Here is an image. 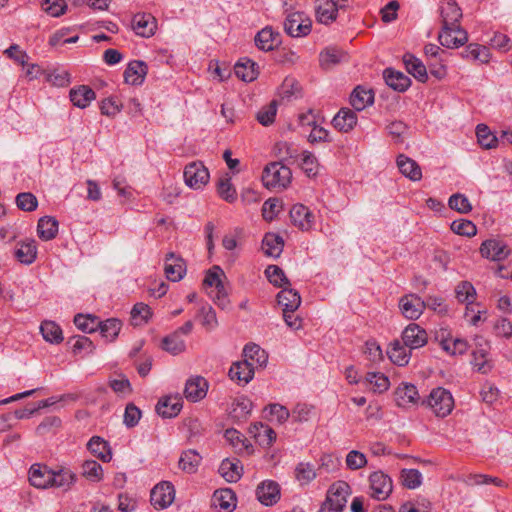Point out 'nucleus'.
<instances>
[{
    "mask_svg": "<svg viewBox=\"0 0 512 512\" xmlns=\"http://www.w3.org/2000/svg\"><path fill=\"white\" fill-rule=\"evenodd\" d=\"M351 494V487L345 481L333 483L326 495V500L320 507L319 512H341L347 503V498Z\"/></svg>",
    "mask_w": 512,
    "mask_h": 512,
    "instance_id": "f257e3e1",
    "label": "nucleus"
},
{
    "mask_svg": "<svg viewBox=\"0 0 512 512\" xmlns=\"http://www.w3.org/2000/svg\"><path fill=\"white\" fill-rule=\"evenodd\" d=\"M292 173L289 167L281 162H272L268 164L262 173V182L265 187L286 188L290 183Z\"/></svg>",
    "mask_w": 512,
    "mask_h": 512,
    "instance_id": "f03ea898",
    "label": "nucleus"
},
{
    "mask_svg": "<svg viewBox=\"0 0 512 512\" xmlns=\"http://www.w3.org/2000/svg\"><path fill=\"white\" fill-rule=\"evenodd\" d=\"M426 403L438 417H445L450 414L454 406L451 393L442 387L433 389Z\"/></svg>",
    "mask_w": 512,
    "mask_h": 512,
    "instance_id": "7ed1b4c3",
    "label": "nucleus"
},
{
    "mask_svg": "<svg viewBox=\"0 0 512 512\" xmlns=\"http://www.w3.org/2000/svg\"><path fill=\"white\" fill-rule=\"evenodd\" d=\"M312 22L303 12H293L284 21V30L291 37H304L311 32Z\"/></svg>",
    "mask_w": 512,
    "mask_h": 512,
    "instance_id": "20e7f679",
    "label": "nucleus"
},
{
    "mask_svg": "<svg viewBox=\"0 0 512 512\" xmlns=\"http://www.w3.org/2000/svg\"><path fill=\"white\" fill-rule=\"evenodd\" d=\"M370 496L382 501L389 497L393 490L392 479L382 471H376L369 476Z\"/></svg>",
    "mask_w": 512,
    "mask_h": 512,
    "instance_id": "39448f33",
    "label": "nucleus"
},
{
    "mask_svg": "<svg viewBox=\"0 0 512 512\" xmlns=\"http://www.w3.org/2000/svg\"><path fill=\"white\" fill-rule=\"evenodd\" d=\"M183 176L186 185L193 189H200L209 181L208 169L201 161H193L187 164Z\"/></svg>",
    "mask_w": 512,
    "mask_h": 512,
    "instance_id": "423d86ee",
    "label": "nucleus"
},
{
    "mask_svg": "<svg viewBox=\"0 0 512 512\" xmlns=\"http://www.w3.org/2000/svg\"><path fill=\"white\" fill-rule=\"evenodd\" d=\"M474 342L475 349L473 350L472 353V364L478 372L483 374L488 373L492 368V365L487 358L490 350V345L488 341L482 336H476Z\"/></svg>",
    "mask_w": 512,
    "mask_h": 512,
    "instance_id": "0eeeda50",
    "label": "nucleus"
},
{
    "mask_svg": "<svg viewBox=\"0 0 512 512\" xmlns=\"http://www.w3.org/2000/svg\"><path fill=\"white\" fill-rule=\"evenodd\" d=\"M174 497V486L170 482L164 481L151 490L150 501L155 508L165 509L172 504Z\"/></svg>",
    "mask_w": 512,
    "mask_h": 512,
    "instance_id": "6e6552de",
    "label": "nucleus"
},
{
    "mask_svg": "<svg viewBox=\"0 0 512 512\" xmlns=\"http://www.w3.org/2000/svg\"><path fill=\"white\" fill-rule=\"evenodd\" d=\"M438 40L442 46L453 49L463 46L468 41V35L461 27L442 26Z\"/></svg>",
    "mask_w": 512,
    "mask_h": 512,
    "instance_id": "1a4fd4ad",
    "label": "nucleus"
},
{
    "mask_svg": "<svg viewBox=\"0 0 512 512\" xmlns=\"http://www.w3.org/2000/svg\"><path fill=\"white\" fill-rule=\"evenodd\" d=\"M402 341L408 349H418L426 345L428 335L418 324L411 323L402 332Z\"/></svg>",
    "mask_w": 512,
    "mask_h": 512,
    "instance_id": "9d476101",
    "label": "nucleus"
},
{
    "mask_svg": "<svg viewBox=\"0 0 512 512\" xmlns=\"http://www.w3.org/2000/svg\"><path fill=\"white\" fill-rule=\"evenodd\" d=\"M132 29L138 36L149 38L155 34L157 20L150 13H137L132 18Z\"/></svg>",
    "mask_w": 512,
    "mask_h": 512,
    "instance_id": "9b49d317",
    "label": "nucleus"
},
{
    "mask_svg": "<svg viewBox=\"0 0 512 512\" xmlns=\"http://www.w3.org/2000/svg\"><path fill=\"white\" fill-rule=\"evenodd\" d=\"M480 253L492 261H502L509 256L510 250L501 240L487 239L481 244Z\"/></svg>",
    "mask_w": 512,
    "mask_h": 512,
    "instance_id": "f8f14e48",
    "label": "nucleus"
},
{
    "mask_svg": "<svg viewBox=\"0 0 512 512\" xmlns=\"http://www.w3.org/2000/svg\"><path fill=\"white\" fill-rule=\"evenodd\" d=\"M399 307L402 314L407 319H418L423 313L426 304L419 296L409 294L403 296L399 301Z\"/></svg>",
    "mask_w": 512,
    "mask_h": 512,
    "instance_id": "ddd939ff",
    "label": "nucleus"
},
{
    "mask_svg": "<svg viewBox=\"0 0 512 512\" xmlns=\"http://www.w3.org/2000/svg\"><path fill=\"white\" fill-rule=\"evenodd\" d=\"M257 499L265 506H272L280 499V486L272 480L261 482L256 488Z\"/></svg>",
    "mask_w": 512,
    "mask_h": 512,
    "instance_id": "4468645a",
    "label": "nucleus"
},
{
    "mask_svg": "<svg viewBox=\"0 0 512 512\" xmlns=\"http://www.w3.org/2000/svg\"><path fill=\"white\" fill-rule=\"evenodd\" d=\"M208 382L201 376H195L187 380L184 395L192 402H198L202 400L208 391Z\"/></svg>",
    "mask_w": 512,
    "mask_h": 512,
    "instance_id": "2eb2a0df",
    "label": "nucleus"
},
{
    "mask_svg": "<svg viewBox=\"0 0 512 512\" xmlns=\"http://www.w3.org/2000/svg\"><path fill=\"white\" fill-rule=\"evenodd\" d=\"M292 223L302 231H308L314 223V215L308 207L302 204H295L290 209Z\"/></svg>",
    "mask_w": 512,
    "mask_h": 512,
    "instance_id": "dca6fc26",
    "label": "nucleus"
},
{
    "mask_svg": "<svg viewBox=\"0 0 512 512\" xmlns=\"http://www.w3.org/2000/svg\"><path fill=\"white\" fill-rule=\"evenodd\" d=\"M148 72L147 64L142 60H133L128 65L124 71V80L125 83L130 85H141Z\"/></svg>",
    "mask_w": 512,
    "mask_h": 512,
    "instance_id": "f3484780",
    "label": "nucleus"
},
{
    "mask_svg": "<svg viewBox=\"0 0 512 512\" xmlns=\"http://www.w3.org/2000/svg\"><path fill=\"white\" fill-rule=\"evenodd\" d=\"M440 15L443 26L460 27L459 21L462 18V11L455 1H443L440 5Z\"/></svg>",
    "mask_w": 512,
    "mask_h": 512,
    "instance_id": "a211bd4d",
    "label": "nucleus"
},
{
    "mask_svg": "<svg viewBox=\"0 0 512 512\" xmlns=\"http://www.w3.org/2000/svg\"><path fill=\"white\" fill-rule=\"evenodd\" d=\"M212 506L221 512H232L236 507V495L230 488L216 490L212 496Z\"/></svg>",
    "mask_w": 512,
    "mask_h": 512,
    "instance_id": "6ab92c4d",
    "label": "nucleus"
},
{
    "mask_svg": "<svg viewBox=\"0 0 512 512\" xmlns=\"http://www.w3.org/2000/svg\"><path fill=\"white\" fill-rule=\"evenodd\" d=\"M254 376V364L248 360L235 362L229 369V377L243 385L249 383Z\"/></svg>",
    "mask_w": 512,
    "mask_h": 512,
    "instance_id": "aec40b11",
    "label": "nucleus"
},
{
    "mask_svg": "<svg viewBox=\"0 0 512 512\" xmlns=\"http://www.w3.org/2000/svg\"><path fill=\"white\" fill-rule=\"evenodd\" d=\"M164 271L168 280L177 282L183 278L186 269L183 260L169 252L165 258Z\"/></svg>",
    "mask_w": 512,
    "mask_h": 512,
    "instance_id": "412c9836",
    "label": "nucleus"
},
{
    "mask_svg": "<svg viewBox=\"0 0 512 512\" xmlns=\"http://www.w3.org/2000/svg\"><path fill=\"white\" fill-rule=\"evenodd\" d=\"M53 471L47 466L33 464L29 470V481L36 488L45 489L51 485Z\"/></svg>",
    "mask_w": 512,
    "mask_h": 512,
    "instance_id": "4be33fe9",
    "label": "nucleus"
},
{
    "mask_svg": "<svg viewBox=\"0 0 512 512\" xmlns=\"http://www.w3.org/2000/svg\"><path fill=\"white\" fill-rule=\"evenodd\" d=\"M357 115L349 108H341L332 120V125L340 132L347 133L357 124Z\"/></svg>",
    "mask_w": 512,
    "mask_h": 512,
    "instance_id": "5701e85b",
    "label": "nucleus"
},
{
    "mask_svg": "<svg viewBox=\"0 0 512 512\" xmlns=\"http://www.w3.org/2000/svg\"><path fill=\"white\" fill-rule=\"evenodd\" d=\"M280 42V34L271 27L263 28L255 36V44L262 51H272Z\"/></svg>",
    "mask_w": 512,
    "mask_h": 512,
    "instance_id": "b1692460",
    "label": "nucleus"
},
{
    "mask_svg": "<svg viewBox=\"0 0 512 512\" xmlns=\"http://www.w3.org/2000/svg\"><path fill=\"white\" fill-rule=\"evenodd\" d=\"M277 302L283 307V313L295 312L301 304V296L298 291L288 286L277 294Z\"/></svg>",
    "mask_w": 512,
    "mask_h": 512,
    "instance_id": "393cba45",
    "label": "nucleus"
},
{
    "mask_svg": "<svg viewBox=\"0 0 512 512\" xmlns=\"http://www.w3.org/2000/svg\"><path fill=\"white\" fill-rule=\"evenodd\" d=\"M386 84L393 90L405 92L411 85V79L402 72L387 68L383 72Z\"/></svg>",
    "mask_w": 512,
    "mask_h": 512,
    "instance_id": "a878e982",
    "label": "nucleus"
},
{
    "mask_svg": "<svg viewBox=\"0 0 512 512\" xmlns=\"http://www.w3.org/2000/svg\"><path fill=\"white\" fill-rule=\"evenodd\" d=\"M181 408V398L177 396H167L158 401L156 405V412L163 418H172L179 414Z\"/></svg>",
    "mask_w": 512,
    "mask_h": 512,
    "instance_id": "bb28decb",
    "label": "nucleus"
},
{
    "mask_svg": "<svg viewBox=\"0 0 512 512\" xmlns=\"http://www.w3.org/2000/svg\"><path fill=\"white\" fill-rule=\"evenodd\" d=\"M395 402L399 407H407L411 404H416L419 399V394L416 386L412 384H401L394 393Z\"/></svg>",
    "mask_w": 512,
    "mask_h": 512,
    "instance_id": "cd10ccee",
    "label": "nucleus"
},
{
    "mask_svg": "<svg viewBox=\"0 0 512 512\" xmlns=\"http://www.w3.org/2000/svg\"><path fill=\"white\" fill-rule=\"evenodd\" d=\"M338 13V4L334 0L316 1V18L320 23L328 24L334 21Z\"/></svg>",
    "mask_w": 512,
    "mask_h": 512,
    "instance_id": "c85d7f7f",
    "label": "nucleus"
},
{
    "mask_svg": "<svg viewBox=\"0 0 512 512\" xmlns=\"http://www.w3.org/2000/svg\"><path fill=\"white\" fill-rule=\"evenodd\" d=\"M87 449L103 462H110L112 451L109 443L100 436H93L87 443Z\"/></svg>",
    "mask_w": 512,
    "mask_h": 512,
    "instance_id": "c756f323",
    "label": "nucleus"
},
{
    "mask_svg": "<svg viewBox=\"0 0 512 512\" xmlns=\"http://www.w3.org/2000/svg\"><path fill=\"white\" fill-rule=\"evenodd\" d=\"M399 171L412 181H419L422 178V171L418 163L404 154L397 157Z\"/></svg>",
    "mask_w": 512,
    "mask_h": 512,
    "instance_id": "7c9ffc66",
    "label": "nucleus"
},
{
    "mask_svg": "<svg viewBox=\"0 0 512 512\" xmlns=\"http://www.w3.org/2000/svg\"><path fill=\"white\" fill-rule=\"evenodd\" d=\"M403 62L406 70L416 80L425 83L428 79L427 69L420 59L411 53H406L403 56Z\"/></svg>",
    "mask_w": 512,
    "mask_h": 512,
    "instance_id": "2f4dec72",
    "label": "nucleus"
},
{
    "mask_svg": "<svg viewBox=\"0 0 512 512\" xmlns=\"http://www.w3.org/2000/svg\"><path fill=\"white\" fill-rule=\"evenodd\" d=\"M69 96L74 106L83 109L90 105L95 99L96 94L89 86L80 85L77 88L71 89Z\"/></svg>",
    "mask_w": 512,
    "mask_h": 512,
    "instance_id": "473e14b6",
    "label": "nucleus"
},
{
    "mask_svg": "<svg viewBox=\"0 0 512 512\" xmlns=\"http://www.w3.org/2000/svg\"><path fill=\"white\" fill-rule=\"evenodd\" d=\"M374 103V93L370 89L357 86L350 95V104L357 110L362 111Z\"/></svg>",
    "mask_w": 512,
    "mask_h": 512,
    "instance_id": "72a5a7b5",
    "label": "nucleus"
},
{
    "mask_svg": "<svg viewBox=\"0 0 512 512\" xmlns=\"http://www.w3.org/2000/svg\"><path fill=\"white\" fill-rule=\"evenodd\" d=\"M14 256L22 264L29 265L33 263L37 256L35 240H27L18 243L14 251Z\"/></svg>",
    "mask_w": 512,
    "mask_h": 512,
    "instance_id": "f704fd0d",
    "label": "nucleus"
},
{
    "mask_svg": "<svg viewBox=\"0 0 512 512\" xmlns=\"http://www.w3.org/2000/svg\"><path fill=\"white\" fill-rule=\"evenodd\" d=\"M235 74L244 82H251L258 76V65L248 58L240 59L234 67Z\"/></svg>",
    "mask_w": 512,
    "mask_h": 512,
    "instance_id": "c9c22d12",
    "label": "nucleus"
},
{
    "mask_svg": "<svg viewBox=\"0 0 512 512\" xmlns=\"http://www.w3.org/2000/svg\"><path fill=\"white\" fill-rule=\"evenodd\" d=\"M243 467L238 459H224L219 466V473L228 482H236L242 476Z\"/></svg>",
    "mask_w": 512,
    "mask_h": 512,
    "instance_id": "e433bc0d",
    "label": "nucleus"
},
{
    "mask_svg": "<svg viewBox=\"0 0 512 512\" xmlns=\"http://www.w3.org/2000/svg\"><path fill=\"white\" fill-rule=\"evenodd\" d=\"M284 240L275 233H267L262 240V250L265 255L277 258L283 251Z\"/></svg>",
    "mask_w": 512,
    "mask_h": 512,
    "instance_id": "4c0bfd02",
    "label": "nucleus"
},
{
    "mask_svg": "<svg viewBox=\"0 0 512 512\" xmlns=\"http://www.w3.org/2000/svg\"><path fill=\"white\" fill-rule=\"evenodd\" d=\"M58 226V221L54 217H41L37 225V233L39 238L44 241L54 239L58 233Z\"/></svg>",
    "mask_w": 512,
    "mask_h": 512,
    "instance_id": "58836bf2",
    "label": "nucleus"
},
{
    "mask_svg": "<svg viewBox=\"0 0 512 512\" xmlns=\"http://www.w3.org/2000/svg\"><path fill=\"white\" fill-rule=\"evenodd\" d=\"M347 54L337 48H327L319 55V62L322 68L330 69L331 67L345 61Z\"/></svg>",
    "mask_w": 512,
    "mask_h": 512,
    "instance_id": "ea45409f",
    "label": "nucleus"
},
{
    "mask_svg": "<svg viewBox=\"0 0 512 512\" xmlns=\"http://www.w3.org/2000/svg\"><path fill=\"white\" fill-rule=\"evenodd\" d=\"M408 347L400 343V341L396 340L391 344L390 349L388 350V356L390 360L398 365L405 366L408 364L411 357V350H407Z\"/></svg>",
    "mask_w": 512,
    "mask_h": 512,
    "instance_id": "a19ab883",
    "label": "nucleus"
},
{
    "mask_svg": "<svg viewBox=\"0 0 512 512\" xmlns=\"http://www.w3.org/2000/svg\"><path fill=\"white\" fill-rule=\"evenodd\" d=\"M202 457L196 450L189 449L182 452L179 459V467L186 473H195L200 465Z\"/></svg>",
    "mask_w": 512,
    "mask_h": 512,
    "instance_id": "79ce46f5",
    "label": "nucleus"
},
{
    "mask_svg": "<svg viewBox=\"0 0 512 512\" xmlns=\"http://www.w3.org/2000/svg\"><path fill=\"white\" fill-rule=\"evenodd\" d=\"M464 58L479 61L480 63H488L490 60V51L486 46L480 44H469L462 52Z\"/></svg>",
    "mask_w": 512,
    "mask_h": 512,
    "instance_id": "37998d69",
    "label": "nucleus"
},
{
    "mask_svg": "<svg viewBox=\"0 0 512 512\" xmlns=\"http://www.w3.org/2000/svg\"><path fill=\"white\" fill-rule=\"evenodd\" d=\"M162 348L173 355H177L185 350L186 345L184 339L179 335V331H174L163 338Z\"/></svg>",
    "mask_w": 512,
    "mask_h": 512,
    "instance_id": "c03bdc74",
    "label": "nucleus"
},
{
    "mask_svg": "<svg viewBox=\"0 0 512 512\" xmlns=\"http://www.w3.org/2000/svg\"><path fill=\"white\" fill-rule=\"evenodd\" d=\"M43 338L50 343H60L63 340L62 330L53 321H43L40 326Z\"/></svg>",
    "mask_w": 512,
    "mask_h": 512,
    "instance_id": "a18cd8bd",
    "label": "nucleus"
},
{
    "mask_svg": "<svg viewBox=\"0 0 512 512\" xmlns=\"http://www.w3.org/2000/svg\"><path fill=\"white\" fill-rule=\"evenodd\" d=\"M76 475L70 470L61 469L57 472L53 471L51 485L49 487H57L67 490L75 482Z\"/></svg>",
    "mask_w": 512,
    "mask_h": 512,
    "instance_id": "49530a36",
    "label": "nucleus"
},
{
    "mask_svg": "<svg viewBox=\"0 0 512 512\" xmlns=\"http://www.w3.org/2000/svg\"><path fill=\"white\" fill-rule=\"evenodd\" d=\"M122 327V322L116 318H110L105 321H100L98 329L103 337L109 341L115 340Z\"/></svg>",
    "mask_w": 512,
    "mask_h": 512,
    "instance_id": "de8ad7c7",
    "label": "nucleus"
},
{
    "mask_svg": "<svg viewBox=\"0 0 512 512\" xmlns=\"http://www.w3.org/2000/svg\"><path fill=\"white\" fill-rule=\"evenodd\" d=\"M266 277L269 282L276 287H288L290 286V281L286 277L284 271L277 265H269L265 270Z\"/></svg>",
    "mask_w": 512,
    "mask_h": 512,
    "instance_id": "09e8293b",
    "label": "nucleus"
},
{
    "mask_svg": "<svg viewBox=\"0 0 512 512\" xmlns=\"http://www.w3.org/2000/svg\"><path fill=\"white\" fill-rule=\"evenodd\" d=\"M82 475L92 482H100L103 479L102 466L95 460H86L82 464Z\"/></svg>",
    "mask_w": 512,
    "mask_h": 512,
    "instance_id": "8fccbe9b",
    "label": "nucleus"
},
{
    "mask_svg": "<svg viewBox=\"0 0 512 512\" xmlns=\"http://www.w3.org/2000/svg\"><path fill=\"white\" fill-rule=\"evenodd\" d=\"M245 360L256 362L259 366H265L267 363V355L263 349L257 344H247L243 350Z\"/></svg>",
    "mask_w": 512,
    "mask_h": 512,
    "instance_id": "3c124183",
    "label": "nucleus"
},
{
    "mask_svg": "<svg viewBox=\"0 0 512 512\" xmlns=\"http://www.w3.org/2000/svg\"><path fill=\"white\" fill-rule=\"evenodd\" d=\"M74 324L78 329L85 333H92L98 330L100 321L97 317L91 315L77 314L74 317Z\"/></svg>",
    "mask_w": 512,
    "mask_h": 512,
    "instance_id": "603ef678",
    "label": "nucleus"
},
{
    "mask_svg": "<svg viewBox=\"0 0 512 512\" xmlns=\"http://www.w3.org/2000/svg\"><path fill=\"white\" fill-rule=\"evenodd\" d=\"M317 476L314 465L310 463H299L295 468V477L302 484L310 483Z\"/></svg>",
    "mask_w": 512,
    "mask_h": 512,
    "instance_id": "864d4df0",
    "label": "nucleus"
},
{
    "mask_svg": "<svg viewBox=\"0 0 512 512\" xmlns=\"http://www.w3.org/2000/svg\"><path fill=\"white\" fill-rule=\"evenodd\" d=\"M478 143L485 149H491L497 145L498 138L493 135L489 128L484 124H479L476 128Z\"/></svg>",
    "mask_w": 512,
    "mask_h": 512,
    "instance_id": "5fc2aeb1",
    "label": "nucleus"
},
{
    "mask_svg": "<svg viewBox=\"0 0 512 512\" xmlns=\"http://www.w3.org/2000/svg\"><path fill=\"white\" fill-rule=\"evenodd\" d=\"M457 299L462 303L472 304L476 291L473 285L468 281L460 282L455 289Z\"/></svg>",
    "mask_w": 512,
    "mask_h": 512,
    "instance_id": "6e6d98bb",
    "label": "nucleus"
},
{
    "mask_svg": "<svg viewBox=\"0 0 512 512\" xmlns=\"http://www.w3.org/2000/svg\"><path fill=\"white\" fill-rule=\"evenodd\" d=\"M366 381L371 385L374 392L382 393L389 388V379L383 373L368 372Z\"/></svg>",
    "mask_w": 512,
    "mask_h": 512,
    "instance_id": "4d7b16f0",
    "label": "nucleus"
},
{
    "mask_svg": "<svg viewBox=\"0 0 512 512\" xmlns=\"http://www.w3.org/2000/svg\"><path fill=\"white\" fill-rule=\"evenodd\" d=\"M448 205L452 210L461 214H467L472 210V205L469 199L461 193H456L450 196Z\"/></svg>",
    "mask_w": 512,
    "mask_h": 512,
    "instance_id": "13d9d810",
    "label": "nucleus"
},
{
    "mask_svg": "<svg viewBox=\"0 0 512 512\" xmlns=\"http://www.w3.org/2000/svg\"><path fill=\"white\" fill-rule=\"evenodd\" d=\"M441 347L451 355H463L468 350V343L466 340L456 338L453 340H442Z\"/></svg>",
    "mask_w": 512,
    "mask_h": 512,
    "instance_id": "bf43d9fd",
    "label": "nucleus"
},
{
    "mask_svg": "<svg viewBox=\"0 0 512 512\" xmlns=\"http://www.w3.org/2000/svg\"><path fill=\"white\" fill-rule=\"evenodd\" d=\"M217 190L220 197L229 203L234 202L237 198L236 190L233 187L229 177L219 179Z\"/></svg>",
    "mask_w": 512,
    "mask_h": 512,
    "instance_id": "052dcab7",
    "label": "nucleus"
},
{
    "mask_svg": "<svg viewBox=\"0 0 512 512\" xmlns=\"http://www.w3.org/2000/svg\"><path fill=\"white\" fill-rule=\"evenodd\" d=\"M68 344L72 345L74 354L85 352L87 354L92 353L94 350L93 342L86 336H74L68 340Z\"/></svg>",
    "mask_w": 512,
    "mask_h": 512,
    "instance_id": "680f3d73",
    "label": "nucleus"
},
{
    "mask_svg": "<svg viewBox=\"0 0 512 512\" xmlns=\"http://www.w3.org/2000/svg\"><path fill=\"white\" fill-rule=\"evenodd\" d=\"M276 113H277V102L275 100H273L272 102H270V104L262 107L258 111V113L256 115V119L263 126H269L270 124H272L274 122Z\"/></svg>",
    "mask_w": 512,
    "mask_h": 512,
    "instance_id": "e2e57ef3",
    "label": "nucleus"
},
{
    "mask_svg": "<svg viewBox=\"0 0 512 512\" xmlns=\"http://www.w3.org/2000/svg\"><path fill=\"white\" fill-rule=\"evenodd\" d=\"M451 230L458 235L467 237L474 236L477 233L475 224L466 219L454 220L451 223Z\"/></svg>",
    "mask_w": 512,
    "mask_h": 512,
    "instance_id": "0e129e2a",
    "label": "nucleus"
},
{
    "mask_svg": "<svg viewBox=\"0 0 512 512\" xmlns=\"http://www.w3.org/2000/svg\"><path fill=\"white\" fill-rule=\"evenodd\" d=\"M150 316L151 311L149 306L142 302L136 303L131 310V319L134 325L146 323Z\"/></svg>",
    "mask_w": 512,
    "mask_h": 512,
    "instance_id": "69168bd1",
    "label": "nucleus"
},
{
    "mask_svg": "<svg viewBox=\"0 0 512 512\" xmlns=\"http://www.w3.org/2000/svg\"><path fill=\"white\" fill-rule=\"evenodd\" d=\"M402 484L408 489H415L420 486L422 475L416 469H403L401 472Z\"/></svg>",
    "mask_w": 512,
    "mask_h": 512,
    "instance_id": "338daca9",
    "label": "nucleus"
},
{
    "mask_svg": "<svg viewBox=\"0 0 512 512\" xmlns=\"http://www.w3.org/2000/svg\"><path fill=\"white\" fill-rule=\"evenodd\" d=\"M16 205L20 210L31 212L37 208V198L30 192H22L16 196Z\"/></svg>",
    "mask_w": 512,
    "mask_h": 512,
    "instance_id": "774afa93",
    "label": "nucleus"
}]
</instances>
